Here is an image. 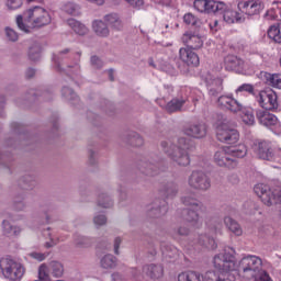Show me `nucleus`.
Masks as SVG:
<instances>
[{"label":"nucleus","mask_w":281,"mask_h":281,"mask_svg":"<svg viewBox=\"0 0 281 281\" xmlns=\"http://www.w3.org/2000/svg\"><path fill=\"white\" fill-rule=\"evenodd\" d=\"M29 58L36 63V60H41V45L35 44L29 49Z\"/></svg>","instance_id":"nucleus-37"},{"label":"nucleus","mask_w":281,"mask_h":281,"mask_svg":"<svg viewBox=\"0 0 281 281\" xmlns=\"http://www.w3.org/2000/svg\"><path fill=\"white\" fill-rule=\"evenodd\" d=\"M180 60L192 67H199V55L192 50V48H180Z\"/></svg>","instance_id":"nucleus-21"},{"label":"nucleus","mask_w":281,"mask_h":281,"mask_svg":"<svg viewBox=\"0 0 281 281\" xmlns=\"http://www.w3.org/2000/svg\"><path fill=\"white\" fill-rule=\"evenodd\" d=\"M2 232L4 236L12 238V236H19L21 234V228L19 226H12L8 221H3Z\"/></svg>","instance_id":"nucleus-33"},{"label":"nucleus","mask_w":281,"mask_h":281,"mask_svg":"<svg viewBox=\"0 0 281 281\" xmlns=\"http://www.w3.org/2000/svg\"><path fill=\"white\" fill-rule=\"evenodd\" d=\"M92 30L97 36H100V38H108L109 34H111L109 25L102 20H94L92 22Z\"/></svg>","instance_id":"nucleus-23"},{"label":"nucleus","mask_w":281,"mask_h":281,"mask_svg":"<svg viewBox=\"0 0 281 281\" xmlns=\"http://www.w3.org/2000/svg\"><path fill=\"white\" fill-rule=\"evenodd\" d=\"M207 229L212 236L216 235V233L221 232V222L216 220H212L207 224Z\"/></svg>","instance_id":"nucleus-38"},{"label":"nucleus","mask_w":281,"mask_h":281,"mask_svg":"<svg viewBox=\"0 0 281 281\" xmlns=\"http://www.w3.org/2000/svg\"><path fill=\"white\" fill-rule=\"evenodd\" d=\"M102 269H115L117 267V259L113 255H105L100 261Z\"/></svg>","instance_id":"nucleus-34"},{"label":"nucleus","mask_w":281,"mask_h":281,"mask_svg":"<svg viewBox=\"0 0 281 281\" xmlns=\"http://www.w3.org/2000/svg\"><path fill=\"white\" fill-rule=\"evenodd\" d=\"M104 21L112 30H115L116 32H121V30L124 27L122 20H120V15L116 13H110L105 15Z\"/></svg>","instance_id":"nucleus-26"},{"label":"nucleus","mask_w":281,"mask_h":281,"mask_svg":"<svg viewBox=\"0 0 281 281\" xmlns=\"http://www.w3.org/2000/svg\"><path fill=\"white\" fill-rule=\"evenodd\" d=\"M91 65H93L97 69H100V67H102V60L98 58V56H92Z\"/></svg>","instance_id":"nucleus-54"},{"label":"nucleus","mask_w":281,"mask_h":281,"mask_svg":"<svg viewBox=\"0 0 281 281\" xmlns=\"http://www.w3.org/2000/svg\"><path fill=\"white\" fill-rule=\"evenodd\" d=\"M64 12H66L67 14H78V7L74 2H67L64 5Z\"/></svg>","instance_id":"nucleus-42"},{"label":"nucleus","mask_w":281,"mask_h":281,"mask_svg":"<svg viewBox=\"0 0 281 281\" xmlns=\"http://www.w3.org/2000/svg\"><path fill=\"white\" fill-rule=\"evenodd\" d=\"M224 223L232 234L235 236H243V227H240V224H238L234 218L226 216L224 218Z\"/></svg>","instance_id":"nucleus-29"},{"label":"nucleus","mask_w":281,"mask_h":281,"mask_svg":"<svg viewBox=\"0 0 281 281\" xmlns=\"http://www.w3.org/2000/svg\"><path fill=\"white\" fill-rule=\"evenodd\" d=\"M68 25L79 36H85V34H89V27H87V25L82 24L78 20L69 19L68 20Z\"/></svg>","instance_id":"nucleus-28"},{"label":"nucleus","mask_w":281,"mask_h":281,"mask_svg":"<svg viewBox=\"0 0 281 281\" xmlns=\"http://www.w3.org/2000/svg\"><path fill=\"white\" fill-rule=\"evenodd\" d=\"M215 14H222L225 23L232 24V23H238L240 21V13L227 9V5H225L223 12H215Z\"/></svg>","instance_id":"nucleus-25"},{"label":"nucleus","mask_w":281,"mask_h":281,"mask_svg":"<svg viewBox=\"0 0 281 281\" xmlns=\"http://www.w3.org/2000/svg\"><path fill=\"white\" fill-rule=\"evenodd\" d=\"M183 104H186V99L178 100L177 101V111H181V106H183Z\"/></svg>","instance_id":"nucleus-62"},{"label":"nucleus","mask_w":281,"mask_h":281,"mask_svg":"<svg viewBox=\"0 0 281 281\" xmlns=\"http://www.w3.org/2000/svg\"><path fill=\"white\" fill-rule=\"evenodd\" d=\"M216 138L218 142H222V144H236V142L240 139V134H238L237 130L231 128L226 124H222L217 126Z\"/></svg>","instance_id":"nucleus-13"},{"label":"nucleus","mask_w":281,"mask_h":281,"mask_svg":"<svg viewBox=\"0 0 281 281\" xmlns=\"http://www.w3.org/2000/svg\"><path fill=\"white\" fill-rule=\"evenodd\" d=\"M238 267L243 276L251 280L262 270V259L256 255H248L240 259Z\"/></svg>","instance_id":"nucleus-6"},{"label":"nucleus","mask_w":281,"mask_h":281,"mask_svg":"<svg viewBox=\"0 0 281 281\" xmlns=\"http://www.w3.org/2000/svg\"><path fill=\"white\" fill-rule=\"evenodd\" d=\"M143 273H146L151 280H159V278L164 277V267L161 266H144Z\"/></svg>","instance_id":"nucleus-24"},{"label":"nucleus","mask_w":281,"mask_h":281,"mask_svg":"<svg viewBox=\"0 0 281 281\" xmlns=\"http://www.w3.org/2000/svg\"><path fill=\"white\" fill-rule=\"evenodd\" d=\"M245 61L234 55H228L224 58V67L227 71H236L243 69Z\"/></svg>","instance_id":"nucleus-22"},{"label":"nucleus","mask_w":281,"mask_h":281,"mask_svg":"<svg viewBox=\"0 0 281 281\" xmlns=\"http://www.w3.org/2000/svg\"><path fill=\"white\" fill-rule=\"evenodd\" d=\"M268 85L274 89H281V74H268L266 76Z\"/></svg>","instance_id":"nucleus-35"},{"label":"nucleus","mask_w":281,"mask_h":281,"mask_svg":"<svg viewBox=\"0 0 281 281\" xmlns=\"http://www.w3.org/2000/svg\"><path fill=\"white\" fill-rule=\"evenodd\" d=\"M257 120L262 126H266L267 128H271V126H278V116L269 113L268 111H257Z\"/></svg>","instance_id":"nucleus-19"},{"label":"nucleus","mask_w":281,"mask_h":281,"mask_svg":"<svg viewBox=\"0 0 281 281\" xmlns=\"http://www.w3.org/2000/svg\"><path fill=\"white\" fill-rule=\"evenodd\" d=\"M61 95H63V98H66V100H76V98H78L76 92H74V90H71L70 88H67V87H64L61 89Z\"/></svg>","instance_id":"nucleus-41"},{"label":"nucleus","mask_w":281,"mask_h":281,"mask_svg":"<svg viewBox=\"0 0 281 281\" xmlns=\"http://www.w3.org/2000/svg\"><path fill=\"white\" fill-rule=\"evenodd\" d=\"M201 247H205L206 249H216L218 245H216V240L212 237H207V235H199L195 241Z\"/></svg>","instance_id":"nucleus-31"},{"label":"nucleus","mask_w":281,"mask_h":281,"mask_svg":"<svg viewBox=\"0 0 281 281\" xmlns=\"http://www.w3.org/2000/svg\"><path fill=\"white\" fill-rule=\"evenodd\" d=\"M256 100L261 106V109H266V111H273V109H278V94L273 90H262L256 97Z\"/></svg>","instance_id":"nucleus-11"},{"label":"nucleus","mask_w":281,"mask_h":281,"mask_svg":"<svg viewBox=\"0 0 281 281\" xmlns=\"http://www.w3.org/2000/svg\"><path fill=\"white\" fill-rule=\"evenodd\" d=\"M30 258H33V260H37V262H43L47 258V254L45 252H37L33 251L29 254Z\"/></svg>","instance_id":"nucleus-45"},{"label":"nucleus","mask_w":281,"mask_h":281,"mask_svg":"<svg viewBox=\"0 0 281 281\" xmlns=\"http://www.w3.org/2000/svg\"><path fill=\"white\" fill-rule=\"evenodd\" d=\"M5 34H7V38H9L12 42L19 41V34L16 33V31H14L11 27H7L5 29Z\"/></svg>","instance_id":"nucleus-47"},{"label":"nucleus","mask_w":281,"mask_h":281,"mask_svg":"<svg viewBox=\"0 0 281 281\" xmlns=\"http://www.w3.org/2000/svg\"><path fill=\"white\" fill-rule=\"evenodd\" d=\"M188 184L192 190H199L200 192H207L212 188V181L210 177L203 171H192L189 176Z\"/></svg>","instance_id":"nucleus-9"},{"label":"nucleus","mask_w":281,"mask_h":281,"mask_svg":"<svg viewBox=\"0 0 281 281\" xmlns=\"http://www.w3.org/2000/svg\"><path fill=\"white\" fill-rule=\"evenodd\" d=\"M180 201L182 205H186L187 207L182 210L181 218L187 223H190L195 229H201V227H203V222L201 221L199 212L200 214H205V212H207V206L190 195L182 196Z\"/></svg>","instance_id":"nucleus-3"},{"label":"nucleus","mask_w":281,"mask_h":281,"mask_svg":"<svg viewBox=\"0 0 281 281\" xmlns=\"http://www.w3.org/2000/svg\"><path fill=\"white\" fill-rule=\"evenodd\" d=\"M190 150H192V143L186 138L178 140V166H190Z\"/></svg>","instance_id":"nucleus-14"},{"label":"nucleus","mask_w":281,"mask_h":281,"mask_svg":"<svg viewBox=\"0 0 281 281\" xmlns=\"http://www.w3.org/2000/svg\"><path fill=\"white\" fill-rule=\"evenodd\" d=\"M182 43L189 47L188 49H201L203 47V40L194 32H186L181 38Z\"/></svg>","instance_id":"nucleus-18"},{"label":"nucleus","mask_w":281,"mask_h":281,"mask_svg":"<svg viewBox=\"0 0 281 281\" xmlns=\"http://www.w3.org/2000/svg\"><path fill=\"white\" fill-rule=\"evenodd\" d=\"M128 5L135 8L136 10H142L144 8V0H125Z\"/></svg>","instance_id":"nucleus-48"},{"label":"nucleus","mask_w":281,"mask_h":281,"mask_svg":"<svg viewBox=\"0 0 281 281\" xmlns=\"http://www.w3.org/2000/svg\"><path fill=\"white\" fill-rule=\"evenodd\" d=\"M239 113H241V121L244 124L247 126H254V124H256V116L254 115L252 109L245 108V105H243V110L239 111Z\"/></svg>","instance_id":"nucleus-30"},{"label":"nucleus","mask_w":281,"mask_h":281,"mask_svg":"<svg viewBox=\"0 0 281 281\" xmlns=\"http://www.w3.org/2000/svg\"><path fill=\"white\" fill-rule=\"evenodd\" d=\"M99 205L100 207H111L113 205V200L109 195H100L99 196Z\"/></svg>","instance_id":"nucleus-40"},{"label":"nucleus","mask_w":281,"mask_h":281,"mask_svg":"<svg viewBox=\"0 0 281 281\" xmlns=\"http://www.w3.org/2000/svg\"><path fill=\"white\" fill-rule=\"evenodd\" d=\"M268 36L269 38L274 41V43H281V26H270V29L268 30Z\"/></svg>","instance_id":"nucleus-36"},{"label":"nucleus","mask_w":281,"mask_h":281,"mask_svg":"<svg viewBox=\"0 0 281 281\" xmlns=\"http://www.w3.org/2000/svg\"><path fill=\"white\" fill-rule=\"evenodd\" d=\"M0 269L2 276L9 281H21L25 276V267L10 257L0 259Z\"/></svg>","instance_id":"nucleus-4"},{"label":"nucleus","mask_w":281,"mask_h":281,"mask_svg":"<svg viewBox=\"0 0 281 281\" xmlns=\"http://www.w3.org/2000/svg\"><path fill=\"white\" fill-rule=\"evenodd\" d=\"M238 9L247 14L248 16H254L260 14L265 10V4L260 0H247L240 1L238 3Z\"/></svg>","instance_id":"nucleus-15"},{"label":"nucleus","mask_w":281,"mask_h":281,"mask_svg":"<svg viewBox=\"0 0 281 281\" xmlns=\"http://www.w3.org/2000/svg\"><path fill=\"white\" fill-rule=\"evenodd\" d=\"M144 145V138L142 136L136 135V142L134 143V146H143Z\"/></svg>","instance_id":"nucleus-59"},{"label":"nucleus","mask_w":281,"mask_h":281,"mask_svg":"<svg viewBox=\"0 0 281 281\" xmlns=\"http://www.w3.org/2000/svg\"><path fill=\"white\" fill-rule=\"evenodd\" d=\"M214 162L221 168L234 170L238 167V159L233 158L229 151V146H224L214 154Z\"/></svg>","instance_id":"nucleus-10"},{"label":"nucleus","mask_w":281,"mask_h":281,"mask_svg":"<svg viewBox=\"0 0 281 281\" xmlns=\"http://www.w3.org/2000/svg\"><path fill=\"white\" fill-rule=\"evenodd\" d=\"M75 243L78 247H90L92 240L89 237H85V236H78L75 239Z\"/></svg>","instance_id":"nucleus-39"},{"label":"nucleus","mask_w":281,"mask_h":281,"mask_svg":"<svg viewBox=\"0 0 281 281\" xmlns=\"http://www.w3.org/2000/svg\"><path fill=\"white\" fill-rule=\"evenodd\" d=\"M49 23H52V14L43 7H33L24 12V16H16V25L25 34H30L32 30L45 27Z\"/></svg>","instance_id":"nucleus-2"},{"label":"nucleus","mask_w":281,"mask_h":281,"mask_svg":"<svg viewBox=\"0 0 281 281\" xmlns=\"http://www.w3.org/2000/svg\"><path fill=\"white\" fill-rule=\"evenodd\" d=\"M94 225L101 226L106 224V216L104 214H99L94 216Z\"/></svg>","instance_id":"nucleus-50"},{"label":"nucleus","mask_w":281,"mask_h":281,"mask_svg":"<svg viewBox=\"0 0 281 281\" xmlns=\"http://www.w3.org/2000/svg\"><path fill=\"white\" fill-rule=\"evenodd\" d=\"M183 133L193 139H203L207 135V126L203 123L191 124L183 128Z\"/></svg>","instance_id":"nucleus-17"},{"label":"nucleus","mask_w":281,"mask_h":281,"mask_svg":"<svg viewBox=\"0 0 281 281\" xmlns=\"http://www.w3.org/2000/svg\"><path fill=\"white\" fill-rule=\"evenodd\" d=\"M255 194L259 196L263 205L271 207V205H278L281 203V188L274 187L271 188L265 183H258L254 188Z\"/></svg>","instance_id":"nucleus-5"},{"label":"nucleus","mask_w":281,"mask_h":281,"mask_svg":"<svg viewBox=\"0 0 281 281\" xmlns=\"http://www.w3.org/2000/svg\"><path fill=\"white\" fill-rule=\"evenodd\" d=\"M46 234L49 236V238H50V240H52L50 244H49V243H46V247H54V245H55L56 243L54 241V238H52V235L49 234V231H45L44 236H46Z\"/></svg>","instance_id":"nucleus-60"},{"label":"nucleus","mask_w":281,"mask_h":281,"mask_svg":"<svg viewBox=\"0 0 281 281\" xmlns=\"http://www.w3.org/2000/svg\"><path fill=\"white\" fill-rule=\"evenodd\" d=\"M217 104L221 109H226L231 113H240L243 111V103L232 95H221L217 99Z\"/></svg>","instance_id":"nucleus-16"},{"label":"nucleus","mask_w":281,"mask_h":281,"mask_svg":"<svg viewBox=\"0 0 281 281\" xmlns=\"http://www.w3.org/2000/svg\"><path fill=\"white\" fill-rule=\"evenodd\" d=\"M112 279L115 281V280H120V274L117 273H114L112 274Z\"/></svg>","instance_id":"nucleus-64"},{"label":"nucleus","mask_w":281,"mask_h":281,"mask_svg":"<svg viewBox=\"0 0 281 281\" xmlns=\"http://www.w3.org/2000/svg\"><path fill=\"white\" fill-rule=\"evenodd\" d=\"M161 71H172V69H175L170 64L165 63L161 67H160Z\"/></svg>","instance_id":"nucleus-57"},{"label":"nucleus","mask_w":281,"mask_h":281,"mask_svg":"<svg viewBox=\"0 0 281 281\" xmlns=\"http://www.w3.org/2000/svg\"><path fill=\"white\" fill-rule=\"evenodd\" d=\"M90 3H95L97 5H104L105 0H87Z\"/></svg>","instance_id":"nucleus-63"},{"label":"nucleus","mask_w":281,"mask_h":281,"mask_svg":"<svg viewBox=\"0 0 281 281\" xmlns=\"http://www.w3.org/2000/svg\"><path fill=\"white\" fill-rule=\"evenodd\" d=\"M53 278H63L65 267L60 261H50L49 263H42L38 267L37 279L34 281H52Z\"/></svg>","instance_id":"nucleus-7"},{"label":"nucleus","mask_w":281,"mask_h":281,"mask_svg":"<svg viewBox=\"0 0 281 281\" xmlns=\"http://www.w3.org/2000/svg\"><path fill=\"white\" fill-rule=\"evenodd\" d=\"M206 85H209V95L211 98H216L223 91V79L221 78H212V75H209L205 78Z\"/></svg>","instance_id":"nucleus-20"},{"label":"nucleus","mask_w":281,"mask_h":281,"mask_svg":"<svg viewBox=\"0 0 281 281\" xmlns=\"http://www.w3.org/2000/svg\"><path fill=\"white\" fill-rule=\"evenodd\" d=\"M193 8L198 12H205L206 14H215V12H223L225 3L214 0H195Z\"/></svg>","instance_id":"nucleus-12"},{"label":"nucleus","mask_w":281,"mask_h":281,"mask_svg":"<svg viewBox=\"0 0 281 281\" xmlns=\"http://www.w3.org/2000/svg\"><path fill=\"white\" fill-rule=\"evenodd\" d=\"M166 110L168 111V113H175L177 111V100L176 99L171 100L167 104Z\"/></svg>","instance_id":"nucleus-53"},{"label":"nucleus","mask_w":281,"mask_h":281,"mask_svg":"<svg viewBox=\"0 0 281 281\" xmlns=\"http://www.w3.org/2000/svg\"><path fill=\"white\" fill-rule=\"evenodd\" d=\"M178 281H205V279L196 271H187L178 276Z\"/></svg>","instance_id":"nucleus-32"},{"label":"nucleus","mask_w":281,"mask_h":281,"mask_svg":"<svg viewBox=\"0 0 281 281\" xmlns=\"http://www.w3.org/2000/svg\"><path fill=\"white\" fill-rule=\"evenodd\" d=\"M251 150L257 159L262 161H276V150L271 142L268 140H255L251 145Z\"/></svg>","instance_id":"nucleus-8"},{"label":"nucleus","mask_w":281,"mask_h":281,"mask_svg":"<svg viewBox=\"0 0 281 281\" xmlns=\"http://www.w3.org/2000/svg\"><path fill=\"white\" fill-rule=\"evenodd\" d=\"M213 265L217 271L222 272L207 271L204 276L205 281H231L225 273L236 271L238 267L236 265V250L229 246L224 247L223 252L214 256Z\"/></svg>","instance_id":"nucleus-1"},{"label":"nucleus","mask_w":281,"mask_h":281,"mask_svg":"<svg viewBox=\"0 0 281 281\" xmlns=\"http://www.w3.org/2000/svg\"><path fill=\"white\" fill-rule=\"evenodd\" d=\"M68 71H71L72 74H76V76H78L80 71V65H78L77 63L74 66H68Z\"/></svg>","instance_id":"nucleus-56"},{"label":"nucleus","mask_w":281,"mask_h":281,"mask_svg":"<svg viewBox=\"0 0 281 281\" xmlns=\"http://www.w3.org/2000/svg\"><path fill=\"white\" fill-rule=\"evenodd\" d=\"M228 151L233 159H243L244 157H247V145L239 144L237 146L228 147Z\"/></svg>","instance_id":"nucleus-27"},{"label":"nucleus","mask_w":281,"mask_h":281,"mask_svg":"<svg viewBox=\"0 0 281 281\" xmlns=\"http://www.w3.org/2000/svg\"><path fill=\"white\" fill-rule=\"evenodd\" d=\"M183 21L184 23H187V25H196L198 19L192 13H186L183 16Z\"/></svg>","instance_id":"nucleus-46"},{"label":"nucleus","mask_w":281,"mask_h":281,"mask_svg":"<svg viewBox=\"0 0 281 281\" xmlns=\"http://www.w3.org/2000/svg\"><path fill=\"white\" fill-rule=\"evenodd\" d=\"M255 278V281H273V279H271V276H269V272L267 271H259Z\"/></svg>","instance_id":"nucleus-44"},{"label":"nucleus","mask_w":281,"mask_h":281,"mask_svg":"<svg viewBox=\"0 0 281 281\" xmlns=\"http://www.w3.org/2000/svg\"><path fill=\"white\" fill-rule=\"evenodd\" d=\"M277 14H276V10L274 9H270L265 13V20L266 21H273L277 19Z\"/></svg>","instance_id":"nucleus-52"},{"label":"nucleus","mask_w":281,"mask_h":281,"mask_svg":"<svg viewBox=\"0 0 281 281\" xmlns=\"http://www.w3.org/2000/svg\"><path fill=\"white\" fill-rule=\"evenodd\" d=\"M243 91H246V93H254V86L249 83H244L237 88L236 93H239Z\"/></svg>","instance_id":"nucleus-49"},{"label":"nucleus","mask_w":281,"mask_h":281,"mask_svg":"<svg viewBox=\"0 0 281 281\" xmlns=\"http://www.w3.org/2000/svg\"><path fill=\"white\" fill-rule=\"evenodd\" d=\"M69 52L68 49H65L64 52L59 53L58 55L53 56V61L55 63L57 69H60V59L63 58V54H67Z\"/></svg>","instance_id":"nucleus-51"},{"label":"nucleus","mask_w":281,"mask_h":281,"mask_svg":"<svg viewBox=\"0 0 281 281\" xmlns=\"http://www.w3.org/2000/svg\"><path fill=\"white\" fill-rule=\"evenodd\" d=\"M34 74H36V70H34L33 68H29L26 70V77L27 78H34Z\"/></svg>","instance_id":"nucleus-61"},{"label":"nucleus","mask_w":281,"mask_h":281,"mask_svg":"<svg viewBox=\"0 0 281 281\" xmlns=\"http://www.w3.org/2000/svg\"><path fill=\"white\" fill-rule=\"evenodd\" d=\"M23 5V0H7V8L9 10H19Z\"/></svg>","instance_id":"nucleus-43"},{"label":"nucleus","mask_w":281,"mask_h":281,"mask_svg":"<svg viewBox=\"0 0 281 281\" xmlns=\"http://www.w3.org/2000/svg\"><path fill=\"white\" fill-rule=\"evenodd\" d=\"M120 245H122V238L116 237L114 239V254H120Z\"/></svg>","instance_id":"nucleus-55"},{"label":"nucleus","mask_w":281,"mask_h":281,"mask_svg":"<svg viewBox=\"0 0 281 281\" xmlns=\"http://www.w3.org/2000/svg\"><path fill=\"white\" fill-rule=\"evenodd\" d=\"M178 234H180V236H188V234H190V229L180 227Z\"/></svg>","instance_id":"nucleus-58"}]
</instances>
